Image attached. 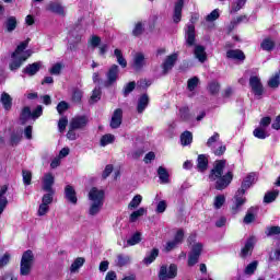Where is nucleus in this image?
I'll return each instance as SVG.
<instances>
[{"label":"nucleus","mask_w":280,"mask_h":280,"mask_svg":"<svg viewBox=\"0 0 280 280\" xmlns=\"http://www.w3.org/2000/svg\"><path fill=\"white\" fill-rule=\"evenodd\" d=\"M179 117L183 121H189V107L184 106L179 108Z\"/></svg>","instance_id":"4d7b16f0"},{"label":"nucleus","mask_w":280,"mask_h":280,"mask_svg":"<svg viewBox=\"0 0 280 280\" xmlns=\"http://www.w3.org/2000/svg\"><path fill=\"white\" fill-rule=\"evenodd\" d=\"M136 86H137V83L135 81L127 83L122 91L124 97H128V95H130V93L135 91Z\"/></svg>","instance_id":"49530a36"},{"label":"nucleus","mask_w":280,"mask_h":280,"mask_svg":"<svg viewBox=\"0 0 280 280\" xmlns=\"http://www.w3.org/2000/svg\"><path fill=\"white\" fill-rule=\"evenodd\" d=\"M142 200H143V197L141 195H136L129 202L128 209H130L131 211L132 209H137V207L141 205Z\"/></svg>","instance_id":"a19ab883"},{"label":"nucleus","mask_w":280,"mask_h":280,"mask_svg":"<svg viewBox=\"0 0 280 280\" xmlns=\"http://www.w3.org/2000/svg\"><path fill=\"white\" fill-rule=\"evenodd\" d=\"M202 243H195L191 247L190 253L188 254V266L192 267L198 264V259H200V255H202Z\"/></svg>","instance_id":"423d86ee"},{"label":"nucleus","mask_w":280,"mask_h":280,"mask_svg":"<svg viewBox=\"0 0 280 280\" xmlns=\"http://www.w3.org/2000/svg\"><path fill=\"white\" fill-rule=\"evenodd\" d=\"M253 248H255V236H252L246 241L245 246L241 250V257L245 259V257L252 255Z\"/></svg>","instance_id":"f3484780"},{"label":"nucleus","mask_w":280,"mask_h":280,"mask_svg":"<svg viewBox=\"0 0 280 280\" xmlns=\"http://www.w3.org/2000/svg\"><path fill=\"white\" fill-rule=\"evenodd\" d=\"M257 266H258V262L257 260H254L253 262H250L249 265H247V267L245 268L244 270V273L245 275H255V270H257Z\"/></svg>","instance_id":"5fc2aeb1"},{"label":"nucleus","mask_w":280,"mask_h":280,"mask_svg":"<svg viewBox=\"0 0 280 280\" xmlns=\"http://www.w3.org/2000/svg\"><path fill=\"white\" fill-rule=\"evenodd\" d=\"M246 5V0H235L234 3L232 4V11L231 12H240L242 8Z\"/></svg>","instance_id":"6e6d98bb"},{"label":"nucleus","mask_w":280,"mask_h":280,"mask_svg":"<svg viewBox=\"0 0 280 280\" xmlns=\"http://www.w3.org/2000/svg\"><path fill=\"white\" fill-rule=\"evenodd\" d=\"M226 202V197L224 195H219L214 199V208L221 209V207Z\"/></svg>","instance_id":"052dcab7"},{"label":"nucleus","mask_w":280,"mask_h":280,"mask_svg":"<svg viewBox=\"0 0 280 280\" xmlns=\"http://www.w3.org/2000/svg\"><path fill=\"white\" fill-rule=\"evenodd\" d=\"M176 60H178V55L173 54L168 56L162 65L163 75H167L172 69H174V65H176Z\"/></svg>","instance_id":"ddd939ff"},{"label":"nucleus","mask_w":280,"mask_h":280,"mask_svg":"<svg viewBox=\"0 0 280 280\" xmlns=\"http://www.w3.org/2000/svg\"><path fill=\"white\" fill-rule=\"evenodd\" d=\"M102 148H106V145H110V143H115V136L112 133H106L101 138Z\"/></svg>","instance_id":"f704fd0d"},{"label":"nucleus","mask_w":280,"mask_h":280,"mask_svg":"<svg viewBox=\"0 0 280 280\" xmlns=\"http://www.w3.org/2000/svg\"><path fill=\"white\" fill-rule=\"evenodd\" d=\"M128 264H130V256L124 255V254H119L117 256V261H116L117 266L121 268L124 266H128Z\"/></svg>","instance_id":"58836bf2"},{"label":"nucleus","mask_w":280,"mask_h":280,"mask_svg":"<svg viewBox=\"0 0 280 280\" xmlns=\"http://www.w3.org/2000/svg\"><path fill=\"white\" fill-rule=\"evenodd\" d=\"M208 91L211 95H218L220 93V83L212 81L208 85Z\"/></svg>","instance_id":"3c124183"},{"label":"nucleus","mask_w":280,"mask_h":280,"mask_svg":"<svg viewBox=\"0 0 280 280\" xmlns=\"http://www.w3.org/2000/svg\"><path fill=\"white\" fill-rule=\"evenodd\" d=\"M145 67V55L143 52H136L133 56V69L141 71Z\"/></svg>","instance_id":"dca6fc26"},{"label":"nucleus","mask_w":280,"mask_h":280,"mask_svg":"<svg viewBox=\"0 0 280 280\" xmlns=\"http://www.w3.org/2000/svg\"><path fill=\"white\" fill-rule=\"evenodd\" d=\"M260 48L264 51H272V49H275V40L272 38H270V37H266L260 43Z\"/></svg>","instance_id":"c756f323"},{"label":"nucleus","mask_w":280,"mask_h":280,"mask_svg":"<svg viewBox=\"0 0 280 280\" xmlns=\"http://www.w3.org/2000/svg\"><path fill=\"white\" fill-rule=\"evenodd\" d=\"M226 167V160H217L208 175L210 183H215L214 188L218 191L226 189L233 182V172L228 171L224 174V168Z\"/></svg>","instance_id":"f257e3e1"},{"label":"nucleus","mask_w":280,"mask_h":280,"mask_svg":"<svg viewBox=\"0 0 280 280\" xmlns=\"http://www.w3.org/2000/svg\"><path fill=\"white\" fill-rule=\"evenodd\" d=\"M166 209H167V201L161 200L158 203L155 211L156 213H165Z\"/></svg>","instance_id":"0e129e2a"},{"label":"nucleus","mask_w":280,"mask_h":280,"mask_svg":"<svg viewBox=\"0 0 280 280\" xmlns=\"http://www.w3.org/2000/svg\"><path fill=\"white\" fill-rule=\"evenodd\" d=\"M89 198L94 203L104 205V190L93 187L89 192Z\"/></svg>","instance_id":"4468645a"},{"label":"nucleus","mask_w":280,"mask_h":280,"mask_svg":"<svg viewBox=\"0 0 280 280\" xmlns=\"http://www.w3.org/2000/svg\"><path fill=\"white\" fill-rule=\"evenodd\" d=\"M56 191H46V194L42 198V205H51L54 202V195Z\"/></svg>","instance_id":"37998d69"},{"label":"nucleus","mask_w":280,"mask_h":280,"mask_svg":"<svg viewBox=\"0 0 280 280\" xmlns=\"http://www.w3.org/2000/svg\"><path fill=\"white\" fill-rule=\"evenodd\" d=\"M16 25H19L16 16H9L4 22L5 31L9 33L14 32V30H16Z\"/></svg>","instance_id":"cd10ccee"},{"label":"nucleus","mask_w":280,"mask_h":280,"mask_svg":"<svg viewBox=\"0 0 280 280\" xmlns=\"http://www.w3.org/2000/svg\"><path fill=\"white\" fill-rule=\"evenodd\" d=\"M185 40L188 47H194V45H196V26H194V24L187 25Z\"/></svg>","instance_id":"f8f14e48"},{"label":"nucleus","mask_w":280,"mask_h":280,"mask_svg":"<svg viewBox=\"0 0 280 280\" xmlns=\"http://www.w3.org/2000/svg\"><path fill=\"white\" fill-rule=\"evenodd\" d=\"M34 266V253L32 250H26L22 255L20 264V273L22 277H27L32 272V267Z\"/></svg>","instance_id":"7ed1b4c3"},{"label":"nucleus","mask_w":280,"mask_h":280,"mask_svg":"<svg viewBox=\"0 0 280 280\" xmlns=\"http://www.w3.org/2000/svg\"><path fill=\"white\" fill-rule=\"evenodd\" d=\"M101 98H102V90L100 88H95L91 96V102H100Z\"/></svg>","instance_id":"680f3d73"},{"label":"nucleus","mask_w":280,"mask_h":280,"mask_svg":"<svg viewBox=\"0 0 280 280\" xmlns=\"http://www.w3.org/2000/svg\"><path fill=\"white\" fill-rule=\"evenodd\" d=\"M177 275H178V267L175 264L170 265V267L162 266L160 268L159 279L160 280L176 279Z\"/></svg>","instance_id":"20e7f679"},{"label":"nucleus","mask_w":280,"mask_h":280,"mask_svg":"<svg viewBox=\"0 0 280 280\" xmlns=\"http://www.w3.org/2000/svg\"><path fill=\"white\" fill-rule=\"evenodd\" d=\"M83 266H84V258L79 257V258H77V259L72 262V265H71V267H70V271H71V272H78V270H80V268H82Z\"/></svg>","instance_id":"79ce46f5"},{"label":"nucleus","mask_w":280,"mask_h":280,"mask_svg":"<svg viewBox=\"0 0 280 280\" xmlns=\"http://www.w3.org/2000/svg\"><path fill=\"white\" fill-rule=\"evenodd\" d=\"M114 56H116L117 62L118 65H120V67H122V69H126L128 67V61H126V58H124V54H121L120 49H115Z\"/></svg>","instance_id":"72a5a7b5"},{"label":"nucleus","mask_w":280,"mask_h":280,"mask_svg":"<svg viewBox=\"0 0 280 280\" xmlns=\"http://www.w3.org/2000/svg\"><path fill=\"white\" fill-rule=\"evenodd\" d=\"M244 205H246V197H244V190H237L231 208L233 215H237V213L242 211V207H244Z\"/></svg>","instance_id":"39448f33"},{"label":"nucleus","mask_w":280,"mask_h":280,"mask_svg":"<svg viewBox=\"0 0 280 280\" xmlns=\"http://www.w3.org/2000/svg\"><path fill=\"white\" fill-rule=\"evenodd\" d=\"M194 54H195V58H197V60H199V62H206L207 51H206L205 46L196 45Z\"/></svg>","instance_id":"b1692460"},{"label":"nucleus","mask_w":280,"mask_h":280,"mask_svg":"<svg viewBox=\"0 0 280 280\" xmlns=\"http://www.w3.org/2000/svg\"><path fill=\"white\" fill-rule=\"evenodd\" d=\"M119 80V66L113 65L106 72L105 86H113Z\"/></svg>","instance_id":"0eeeda50"},{"label":"nucleus","mask_w":280,"mask_h":280,"mask_svg":"<svg viewBox=\"0 0 280 280\" xmlns=\"http://www.w3.org/2000/svg\"><path fill=\"white\" fill-rule=\"evenodd\" d=\"M280 74L279 72L276 73L273 77H271L268 81V86H270V89H277L279 88V84H280Z\"/></svg>","instance_id":"8fccbe9b"},{"label":"nucleus","mask_w":280,"mask_h":280,"mask_svg":"<svg viewBox=\"0 0 280 280\" xmlns=\"http://www.w3.org/2000/svg\"><path fill=\"white\" fill-rule=\"evenodd\" d=\"M209 167V158L205 154H200L197 159V168L198 172H207V168Z\"/></svg>","instance_id":"393cba45"},{"label":"nucleus","mask_w":280,"mask_h":280,"mask_svg":"<svg viewBox=\"0 0 280 280\" xmlns=\"http://www.w3.org/2000/svg\"><path fill=\"white\" fill-rule=\"evenodd\" d=\"M72 102H74V104H80V102H82V92L79 89H74L72 91Z\"/></svg>","instance_id":"13d9d810"},{"label":"nucleus","mask_w":280,"mask_h":280,"mask_svg":"<svg viewBox=\"0 0 280 280\" xmlns=\"http://www.w3.org/2000/svg\"><path fill=\"white\" fill-rule=\"evenodd\" d=\"M67 124H69V119L67 117H61L58 121V129L60 132H65L67 128Z\"/></svg>","instance_id":"338daca9"},{"label":"nucleus","mask_w":280,"mask_h":280,"mask_svg":"<svg viewBox=\"0 0 280 280\" xmlns=\"http://www.w3.org/2000/svg\"><path fill=\"white\" fill-rule=\"evenodd\" d=\"M40 67H43V62L40 61L30 63L23 69V73L30 77L36 75L37 72L40 71Z\"/></svg>","instance_id":"6ab92c4d"},{"label":"nucleus","mask_w":280,"mask_h":280,"mask_svg":"<svg viewBox=\"0 0 280 280\" xmlns=\"http://www.w3.org/2000/svg\"><path fill=\"white\" fill-rule=\"evenodd\" d=\"M145 32V28L143 27L142 22H137L133 30H132V36H141Z\"/></svg>","instance_id":"603ef678"},{"label":"nucleus","mask_w":280,"mask_h":280,"mask_svg":"<svg viewBox=\"0 0 280 280\" xmlns=\"http://www.w3.org/2000/svg\"><path fill=\"white\" fill-rule=\"evenodd\" d=\"M8 191V186H1L0 187V215L5 211V208L8 207V197H5V194Z\"/></svg>","instance_id":"4be33fe9"},{"label":"nucleus","mask_w":280,"mask_h":280,"mask_svg":"<svg viewBox=\"0 0 280 280\" xmlns=\"http://www.w3.org/2000/svg\"><path fill=\"white\" fill-rule=\"evenodd\" d=\"M0 102H1L4 110L12 109V96H10V94H8L7 92H3L1 94Z\"/></svg>","instance_id":"bb28decb"},{"label":"nucleus","mask_w":280,"mask_h":280,"mask_svg":"<svg viewBox=\"0 0 280 280\" xmlns=\"http://www.w3.org/2000/svg\"><path fill=\"white\" fill-rule=\"evenodd\" d=\"M150 104V96L148 94H142L138 100L137 110L139 114L143 113L148 105Z\"/></svg>","instance_id":"5701e85b"},{"label":"nucleus","mask_w":280,"mask_h":280,"mask_svg":"<svg viewBox=\"0 0 280 280\" xmlns=\"http://www.w3.org/2000/svg\"><path fill=\"white\" fill-rule=\"evenodd\" d=\"M61 71H62V65L56 63L50 68L49 73H51V75H60Z\"/></svg>","instance_id":"774afa93"},{"label":"nucleus","mask_w":280,"mask_h":280,"mask_svg":"<svg viewBox=\"0 0 280 280\" xmlns=\"http://www.w3.org/2000/svg\"><path fill=\"white\" fill-rule=\"evenodd\" d=\"M22 176L24 185H32V172L22 171Z\"/></svg>","instance_id":"e2e57ef3"},{"label":"nucleus","mask_w":280,"mask_h":280,"mask_svg":"<svg viewBox=\"0 0 280 280\" xmlns=\"http://www.w3.org/2000/svg\"><path fill=\"white\" fill-rule=\"evenodd\" d=\"M145 213H148V210L145 208H140L130 214L129 220L130 222H137V220H139L141 215H145Z\"/></svg>","instance_id":"c9c22d12"},{"label":"nucleus","mask_w":280,"mask_h":280,"mask_svg":"<svg viewBox=\"0 0 280 280\" xmlns=\"http://www.w3.org/2000/svg\"><path fill=\"white\" fill-rule=\"evenodd\" d=\"M102 207H104V203H95L92 202L90 210H89V214L90 215H97V213H100V211H102Z\"/></svg>","instance_id":"c03bdc74"},{"label":"nucleus","mask_w":280,"mask_h":280,"mask_svg":"<svg viewBox=\"0 0 280 280\" xmlns=\"http://www.w3.org/2000/svg\"><path fill=\"white\" fill-rule=\"evenodd\" d=\"M218 143H220V133L214 132V135L208 139L207 145L208 148H214Z\"/></svg>","instance_id":"de8ad7c7"},{"label":"nucleus","mask_w":280,"mask_h":280,"mask_svg":"<svg viewBox=\"0 0 280 280\" xmlns=\"http://www.w3.org/2000/svg\"><path fill=\"white\" fill-rule=\"evenodd\" d=\"M27 45H30L28 40L22 42L15 49V51L12 54L11 62L9 65L11 71H16L18 69H21L23 66V62L32 56V52L27 49Z\"/></svg>","instance_id":"f03ea898"},{"label":"nucleus","mask_w":280,"mask_h":280,"mask_svg":"<svg viewBox=\"0 0 280 280\" xmlns=\"http://www.w3.org/2000/svg\"><path fill=\"white\" fill-rule=\"evenodd\" d=\"M66 110H69V103L61 101L57 105V112L59 113V115H62V113H65Z\"/></svg>","instance_id":"69168bd1"},{"label":"nucleus","mask_w":280,"mask_h":280,"mask_svg":"<svg viewBox=\"0 0 280 280\" xmlns=\"http://www.w3.org/2000/svg\"><path fill=\"white\" fill-rule=\"evenodd\" d=\"M277 196H279L278 191L267 192L265 195L264 201L267 203L275 202V200H277Z\"/></svg>","instance_id":"bf43d9fd"},{"label":"nucleus","mask_w":280,"mask_h":280,"mask_svg":"<svg viewBox=\"0 0 280 280\" xmlns=\"http://www.w3.org/2000/svg\"><path fill=\"white\" fill-rule=\"evenodd\" d=\"M122 119H124V110L121 108L115 109L109 124L110 128H113L114 130L119 128V126H121Z\"/></svg>","instance_id":"2eb2a0df"},{"label":"nucleus","mask_w":280,"mask_h":280,"mask_svg":"<svg viewBox=\"0 0 280 280\" xmlns=\"http://www.w3.org/2000/svg\"><path fill=\"white\" fill-rule=\"evenodd\" d=\"M185 5L184 0H179L175 3L174 14H173V23H180V19H183V7Z\"/></svg>","instance_id":"a211bd4d"},{"label":"nucleus","mask_w":280,"mask_h":280,"mask_svg":"<svg viewBox=\"0 0 280 280\" xmlns=\"http://www.w3.org/2000/svg\"><path fill=\"white\" fill-rule=\"evenodd\" d=\"M32 119V109L30 107H24L20 114V121L22 125L27 124V120Z\"/></svg>","instance_id":"2f4dec72"},{"label":"nucleus","mask_w":280,"mask_h":280,"mask_svg":"<svg viewBox=\"0 0 280 280\" xmlns=\"http://www.w3.org/2000/svg\"><path fill=\"white\" fill-rule=\"evenodd\" d=\"M158 176L161 180V183L167 184L170 183V173H167V170L163 166H160L158 170Z\"/></svg>","instance_id":"473e14b6"},{"label":"nucleus","mask_w":280,"mask_h":280,"mask_svg":"<svg viewBox=\"0 0 280 280\" xmlns=\"http://www.w3.org/2000/svg\"><path fill=\"white\" fill-rule=\"evenodd\" d=\"M211 150L215 156H222V154L226 152V145L219 142L217 145L212 147Z\"/></svg>","instance_id":"ea45409f"},{"label":"nucleus","mask_w":280,"mask_h":280,"mask_svg":"<svg viewBox=\"0 0 280 280\" xmlns=\"http://www.w3.org/2000/svg\"><path fill=\"white\" fill-rule=\"evenodd\" d=\"M255 183V174L250 173L245 179L243 180L241 188L237 191H243V195L246 194V189H250V185Z\"/></svg>","instance_id":"a878e982"},{"label":"nucleus","mask_w":280,"mask_h":280,"mask_svg":"<svg viewBox=\"0 0 280 280\" xmlns=\"http://www.w3.org/2000/svg\"><path fill=\"white\" fill-rule=\"evenodd\" d=\"M182 145H189L194 141V136L190 131H185L180 135Z\"/></svg>","instance_id":"e433bc0d"},{"label":"nucleus","mask_w":280,"mask_h":280,"mask_svg":"<svg viewBox=\"0 0 280 280\" xmlns=\"http://www.w3.org/2000/svg\"><path fill=\"white\" fill-rule=\"evenodd\" d=\"M198 84H200V79H198V77H192L187 82L188 91H196V86H198Z\"/></svg>","instance_id":"09e8293b"},{"label":"nucleus","mask_w":280,"mask_h":280,"mask_svg":"<svg viewBox=\"0 0 280 280\" xmlns=\"http://www.w3.org/2000/svg\"><path fill=\"white\" fill-rule=\"evenodd\" d=\"M56 182V178L54 177V174L46 173L44 177L42 178V189L43 191H56L54 189V183Z\"/></svg>","instance_id":"9b49d317"},{"label":"nucleus","mask_w":280,"mask_h":280,"mask_svg":"<svg viewBox=\"0 0 280 280\" xmlns=\"http://www.w3.org/2000/svg\"><path fill=\"white\" fill-rule=\"evenodd\" d=\"M159 257V248H153L143 259L145 266H150Z\"/></svg>","instance_id":"7c9ffc66"},{"label":"nucleus","mask_w":280,"mask_h":280,"mask_svg":"<svg viewBox=\"0 0 280 280\" xmlns=\"http://www.w3.org/2000/svg\"><path fill=\"white\" fill-rule=\"evenodd\" d=\"M88 124H89L88 116H75L70 121V128L71 130H82L83 128H86Z\"/></svg>","instance_id":"1a4fd4ad"},{"label":"nucleus","mask_w":280,"mask_h":280,"mask_svg":"<svg viewBox=\"0 0 280 280\" xmlns=\"http://www.w3.org/2000/svg\"><path fill=\"white\" fill-rule=\"evenodd\" d=\"M141 242V233H135L128 241L127 246H137Z\"/></svg>","instance_id":"a18cd8bd"},{"label":"nucleus","mask_w":280,"mask_h":280,"mask_svg":"<svg viewBox=\"0 0 280 280\" xmlns=\"http://www.w3.org/2000/svg\"><path fill=\"white\" fill-rule=\"evenodd\" d=\"M226 58H230L231 60H246V55H244V51L240 49H231L226 51Z\"/></svg>","instance_id":"412c9836"},{"label":"nucleus","mask_w":280,"mask_h":280,"mask_svg":"<svg viewBox=\"0 0 280 280\" xmlns=\"http://www.w3.org/2000/svg\"><path fill=\"white\" fill-rule=\"evenodd\" d=\"M272 124V118L270 116H265L259 121V128L268 130V127Z\"/></svg>","instance_id":"864d4df0"},{"label":"nucleus","mask_w":280,"mask_h":280,"mask_svg":"<svg viewBox=\"0 0 280 280\" xmlns=\"http://www.w3.org/2000/svg\"><path fill=\"white\" fill-rule=\"evenodd\" d=\"M65 196L72 205H78V197L75 196V189L71 185H67L65 188Z\"/></svg>","instance_id":"aec40b11"},{"label":"nucleus","mask_w":280,"mask_h":280,"mask_svg":"<svg viewBox=\"0 0 280 280\" xmlns=\"http://www.w3.org/2000/svg\"><path fill=\"white\" fill-rule=\"evenodd\" d=\"M46 10L52 14H58V16H67V9L60 2H49Z\"/></svg>","instance_id":"9d476101"},{"label":"nucleus","mask_w":280,"mask_h":280,"mask_svg":"<svg viewBox=\"0 0 280 280\" xmlns=\"http://www.w3.org/2000/svg\"><path fill=\"white\" fill-rule=\"evenodd\" d=\"M249 86L256 95V97H261L264 95V84H261V79L257 75L249 78Z\"/></svg>","instance_id":"6e6552de"},{"label":"nucleus","mask_w":280,"mask_h":280,"mask_svg":"<svg viewBox=\"0 0 280 280\" xmlns=\"http://www.w3.org/2000/svg\"><path fill=\"white\" fill-rule=\"evenodd\" d=\"M257 215V208L252 207L247 210L246 215L243 219L244 224H252V222H255V218Z\"/></svg>","instance_id":"c85d7f7f"},{"label":"nucleus","mask_w":280,"mask_h":280,"mask_svg":"<svg viewBox=\"0 0 280 280\" xmlns=\"http://www.w3.org/2000/svg\"><path fill=\"white\" fill-rule=\"evenodd\" d=\"M253 135L254 137H256V139H267V137H270V135H268V131H266V129H264L262 127H257L256 129H254Z\"/></svg>","instance_id":"4c0bfd02"}]
</instances>
